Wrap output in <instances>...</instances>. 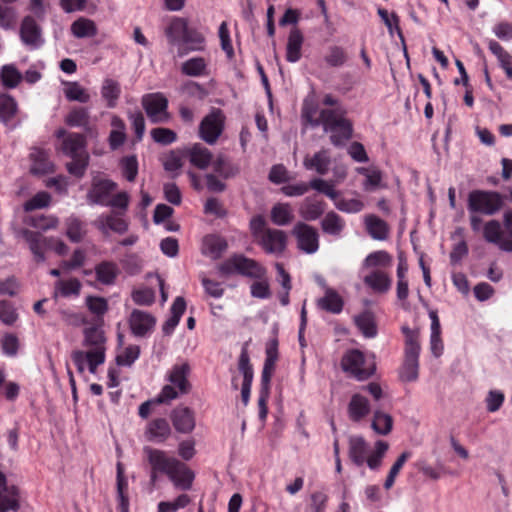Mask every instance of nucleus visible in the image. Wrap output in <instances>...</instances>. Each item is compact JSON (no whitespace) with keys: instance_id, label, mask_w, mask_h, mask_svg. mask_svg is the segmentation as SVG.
Masks as SVG:
<instances>
[{"instance_id":"39","label":"nucleus","mask_w":512,"mask_h":512,"mask_svg":"<svg viewBox=\"0 0 512 512\" xmlns=\"http://www.w3.org/2000/svg\"><path fill=\"white\" fill-rule=\"evenodd\" d=\"M429 316L431 319L430 350L435 357H440L444 350L440 321L435 311H431Z\"/></svg>"},{"instance_id":"2","label":"nucleus","mask_w":512,"mask_h":512,"mask_svg":"<svg viewBox=\"0 0 512 512\" xmlns=\"http://www.w3.org/2000/svg\"><path fill=\"white\" fill-rule=\"evenodd\" d=\"M81 345V349L72 351L71 359L80 374L86 370L95 374L106 360V337L103 329L98 325L85 327Z\"/></svg>"},{"instance_id":"62","label":"nucleus","mask_w":512,"mask_h":512,"mask_svg":"<svg viewBox=\"0 0 512 512\" xmlns=\"http://www.w3.org/2000/svg\"><path fill=\"white\" fill-rule=\"evenodd\" d=\"M150 135L154 142L161 145H169L177 140L176 133L168 128H154L150 131Z\"/></svg>"},{"instance_id":"38","label":"nucleus","mask_w":512,"mask_h":512,"mask_svg":"<svg viewBox=\"0 0 512 512\" xmlns=\"http://www.w3.org/2000/svg\"><path fill=\"white\" fill-rule=\"evenodd\" d=\"M364 223L368 234L375 240H385L389 234V227L387 223L375 215H367L364 218Z\"/></svg>"},{"instance_id":"21","label":"nucleus","mask_w":512,"mask_h":512,"mask_svg":"<svg viewBox=\"0 0 512 512\" xmlns=\"http://www.w3.org/2000/svg\"><path fill=\"white\" fill-rule=\"evenodd\" d=\"M170 435V425L164 418L151 420L147 423L144 431L145 439L153 443H163L170 437Z\"/></svg>"},{"instance_id":"64","label":"nucleus","mask_w":512,"mask_h":512,"mask_svg":"<svg viewBox=\"0 0 512 512\" xmlns=\"http://www.w3.org/2000/svg\"><path fill=\"white\" fill-rule=\"evenodd\" d=\"M1 78L5 87L14 88L19 84L22 76L13 65H5L1 71Z\"/></svg>"},{"instance_id":"22","label":"nucleus","mask_w":512,"mask_h":512,"mask_svg":"<svg viewBox=\"0 0 512 512\" xmlns=\"http://www.w3.org/2000/svg\"><path fill=\"white\" fill-rule=\"evenodd\" d=\"M23 237L28 243L35 261L44 262L46 260L45 251H48V237L43 236L39 232L27 229L23 231Z\"/></svg>"},{"instance_id":"61","label":"nucleus","mask_w":512,"mask_h":512,"mask_svg":"<svg viewBox=\"0 0 512 512\" xmlns=\"http://www.w3.org/2000/svg\"><path fill=\"white\" fill-rule=\"evenodd\" d=\"M140 355V348L137 345H130L123 349L116 357V362L120 366H131Z\"/></svg>"},{"instance_id":"40","label":"nucleus","mask_w":512,"mask_h":512,"mask_svg":"<svg viewBox=\"0 0 512 512\" xmlns=\"http://www.w3.org/2000/svg\"><path fill=\"white\" fill-rule=\"evenodd\" d=\"M186 153L190 163L199 169H206L212 161V153L201 144L193 145Z\"/></svg>"},{"instance_id":"58","label":"nucleus","mask_w":512,"mask_h":512,"mask_svg":"<svg viewBox=\"0 0 512 512\" xmlns=\"http://www.w3.org/2000/svg\"><path fill=\"white\" fill-rule=\"evenodd\" d=\"M378 15L388 28L390 35H393L394 32H397L400 39L404 41V37L399 27V17L395 13L389 14L388 11L383 8L378 9Z\"/></svg>"},{"instance_id":"15","label":"nucleus","mask_w":512,"mask_h":512,"mask_svg":"<svg viewBox=\"0 0 512 512\" xmlns=\"http://www.w3.org/2000/svg\"><path fill=\"white\" fill-rule=\"evenodd\" d=\"M20 39L31 50L39 49L44 44L42 29L32 16H25L20 25Z\"/></svg>"},{"instance_id":"12","label":"nucleus","mask_w":512,"mask_h":512,"mask_svg":"<svg viewBox=\"0 0 512 512\" xmlns=\"http://www.w3.org/2000/svg\"><path fill=\"white\" fill-rule=\"evenodd\" d=\"M117 187V183L111 179L94 177L86 195L87 202L90 205L107 206Z\"/></svg>"},{"instance_id":"19","label":"nucleus","mask_w":512,"mask_h":512,"mask_svg":"<svg viewBox=\"0 0 512 512\" xmlns=\"http://www.w3.org/2000/svg\"><path fill=\"white\" fill-rule=\"evenodd\" d=\"M19 508L18 488L8 486L5 476L0 473V512L17 511Z\"/></svg>"},{"instance_id":"30","label":"nucleus","mask_w":512,"mask_h":512,"mask_svg":"<svg viewBox=\"0 0 512 512\" xmlns=\"http://www.w3.org/2000/svg\"><path fill=\"white\" fill-rule=\"evenodd\" d=\"M182 74L189 77H205L209 75V62L201 56L191 57L181 64Z\"/></svg>"},{"instance_id":"20","label":"nucleus","mask_w":512,"mask_h":512,"mask_svg":"<svg viewBox=\"0 0 512 512\" xmlns=\"http://www.w3.org/2000/svg\"><path fill=\"white\" fill-rule=\"evenodd\" d=\"M178 50L179 56H184L190 52H202L206 48V38L202 32L196 28H188Z\"/></svg>"},{"instance_id":"10","label":"nucleus","mask_w":512,"mask_h":512,"mask_svg":"<svg viewBox=\"0 0 512 512\" xmlns=\"http://www.w3.org/2000/svg\"><path fill=\"white\" fill-rule=\"evenodd\" d=\"M141 104L147 117L153 124L168 123L171 115L168 112V100L161 93H150L142 97Z\"/></svg>"},{"instance_id":"44","label":"nucleus","mask_w":512,"mask_h":512,"mask_svg":"<svg viewBox=\"0 0 512 512\" xmlns=\"http://www.w3.org/2000/svg\"><path fill=\"white\" fill-rule=\"evenodd\" d=\"M121 94V87L118 81L112 78L103 80L101 86V96L106 101L107 107L114 108Z\"/></svg>"},{"instance_id":"17","label":"nucleus","mask_w":512,"mask_h":512,"mask_svg":"<svg viewBox=\"0 0 512 512\" xmlns=\"http://www.w3.org/2000/svg\"><path fill=\"white\" fill-rule=\"evenodd\" d=\"M170 418L175 430L182 434L191 433L196 426L195 413L186 406H178L173 409Z\"/></svg>"},{"instance_id":"27","label":"nucleus","mask_w":512,"mask_h":512,"mask_svg":"<svg viewBox=\"0 0 512 512\" xmlns=\"http://www.w3.org/2000/svg\"><path fill=\"white\" fill-rule=\"evenodd\" d=\"M94 271L96 280L106 286L115 284L120 274L118 265L113 261H101L95 266Z\"/></svg>"},{"instance_id":"60","label":"nucleus","mask_w":512,"mask_h":512,"mask_svg":"<svg viewBox=\"0 0 512 512\" xmlns=\"http://www.w3.org/2000/svg\"><path fill=\"white\" fill-rule=\"evenodd\" d=\"M324 60L331 67H340L345 64L347 56L342 47L333 45L329 47Z\"/></svg>"},{"instance_id":"1","label":"nucleus","mask_w":512,"mask_h":512,"mask_svg":"<svg viewBox=\"0 0 512 512\" xmlns=\"http://www.w3.org/2000/svg\"><path fill=\"white\" fill-rule=\"evenodd\" d=\"M302 119L311 126L322 125L326 133H331L330 141L335 146L344 144L352 136V125L345 118V111L336 107L318 111L313 98H306L301 110Z\"/></svg>"},{"instance_id":"57","label":"nucleus","mask_w":512,"mask_h":512,"mask_svg":"<svg viewBox=\"0 0 512 512\" xmlns=\"http://www.w3.org/2000/svg\"><path fill=\"white\" fill-rule=\"evenodd\" d=\"M65 122L71 127H86L89 122V113L85 108H75L68 113Z\"/></svg>"},{"instance_id":"55","label":"nucleus","mask_w":512,"mask_h":512,"mask_svg":"<svg viewBox=\"0 0 512 512\" xmlns=\"http://www.w3.org/2000/svg\"><path fill=\"white\" fill-rule=\"evenodd\" d=\"M311 189L316 190L319 193L324 194L330 198L333 202L338 198L339 191L335 189V182L324 180L322 178H314L309 182Z\"/></svg>"},{"instance_id":"25","label":"nucleus","mask_w":512,"mask_h":512,"mask_svg":"<svg viewBox=\"0 0 512 512\" xmlns=\"http://www.w3.org/2000/svg\"><path fill=\"white\" fill-rule=\"evenodd\" d=\"M227 248V241L219 235H206L202 240V254L213 260L219 259Z\"/></svg>"},{"instance_id":"59","label":"nucleus","mask_w":512,"mask_h":512,"mask_svg":"<svg viewBox=\"0 0 512 512\" xmlns=\"http://www.w3.org/2000/svg\"><path fill=\"white\" fill-rule=\"evenodd\" d=\"M51 196L45 191L38 192L31 199L26 201L23 208L26 212L46 208L50 205Z\"/></svg>"},{"instance_id":"43","label":"nucleus","mask_w":512,"mask_h":512,"mask_svg":"<svg viewBox=\"0 0 512 512\" xmlns=\"http://www.w3.org/2000/svg\"><path fill=\"white\" fill-rule=\"evenodd\" d=\"M277 361V348L276 346H270L266 349V359L264 362L262 375H261V386L267 393L270 386V381L275 370V364Z\"/></svg>"},{"instance_id":"31","label":"nucleus","mask_w":512,"mask_h":512,"mask_svg":"<svg viewBox=\"0 0 512 512\" xmlns=\"http://www.w3.org/2000/svg\"><path fill=\"white\" fill-rule=\"evenodd\" d=\"M364 283L374 292L384 294L390 290L392 279L382 270H373L364 277Z\"/></svg>"},{"instance_id":"9","label":"nucleus","mask_w":512,"mask_h":512,"mask_svg":"<svg viewBox=\"0 0 512 512\" xmlns=\"http://www.w3.org/2000/svg\"><path fill=\"white\" fill-rule=\"evenodd\" d=\"M501 205V197L496 192L475 190L468 197V210L470 213L493 215L501 208Z\"/></svg>"},{"instance_id":"28","label":"nucleus","mask_w":512,"mask_h":512,"mask_svg":"<svg viewBox=\"0 0 512 512\" xmlns=\"http://www.w3.org/2000/svg\"><path fill=\"white\" fill-rule=\"evenodd\" d=\"M321 229L325 234L340 238L346 228L345 220L334 211L327 212L322 218Z\"/></svg>"},{"instance_id":"16","label":"nucleus","mask_w":512,"mask_h":512,"mask_svg":"<svg viewBox=\"0 0 512 512\" xmlns=\"http://www.w3.org/2000/svg\"><path fill=\"white\" fill-rule=\"evenodd\" d=\"M128 322L132 334L136 337L150 334L156 325V319L152 314L138 309L131 312Z\"/></svg>"},{"instance_id":"5","label":"nucleus","mask_w":512,"mask_h":512,"mask_svg":"<svg viewBox=\"0 0 512 512\" xmlns=\"http://www.w3.org/2000/svg\"><path fill=\"white\" fill-rule=\"evenodd\" d=\"M402 332L405 337V359L399 375L402 381L414 382L419 374L420 334L417 329H410L407 326L402 327Z\"/></svg>"},{"instance_id":"54","label":"nucleus","mask_w":512,"mask_h":512,"mask_svg":"<svg viewBox=\"0 0 512 512\" xmlns=\"http://www.w3.org/2000/svg\"><path fill=\"white\" fill-rule=\"evenodd\" d=\"M392 263V256L384 251H375L367 255V257L364 259L363 266L366 268H372V267H382L387 268Z\"/></svg>"},{"instance_id":"24","label":"nucleus","mask_w":512,"mask_h":512,"mask_svg":"<svg viewBox=\"0 0 512 512\" xmlns=\"http://www.w3.org/2000/svg\"><path fill=\"white\" fill-rule=\"evenodd\" d=\"M95 225L105 235H107L109 231L123 234L128 230L127 221L113 213L100 215L95 221Z\"/></svg>"},{"instance_id":"41","label":"nucleus","mask_w":512,"mask_h":512,"mask_svg":"<svg viewBox=\"0 0 512 512\" xmlns=\"http://www.w3.org/2000/svg\"><path fill=\"white\" fill-rule=\"evenodd\" d=\"M356 171L357 173L365 176L363 188L366 191H374L376 189L386 187L382 182L383 175L379 169L374 167H358Z\"/></svg>"},{"instance_id":"50","label":"nucleus","mask_w":512,"mask_h":512,"mask_svg":"<svg viewBox=\"0 0 512 512\" xmlns=\"http://www.w3.org/2000/svg\"><path fill=\"white\" fill-rule=\"evenodd\" d=\"M355 324L362 334L367 338H373L377 334V327L374 317L370 312H364L355 317Z\"/></svg>"},{"instance_id":"47","label":"nucleus","mask_w":512,"mask_h":512,"mask_svg":"<svg viewBox=\"0 0 512 512\" xmlns=\"http://www.w3.org/2000/svg\"><path fill=\"white\" fill-rule=\"evenodd\" d=\"M271 220L275 225L285 226L293 220V211L288 203H277L271 209Z\"/></svg>"},{"instance_id":"18","label":"nucleus","mask_w":512,"mask_h":512,"mask_svg":"<svg viewBox=\"0 0 512 512\" xmlns=\"http://www.w3.org/2000/svg\"><path fill=\"white\" fill-rule=\"evenodd\" d=\"M260 243L263 249L270 254H281L287 245V235L278 229H266L261 234Z\"/></svg>"},{"instance_id":"4","label":"nucleus","mask_w":512,"mask_h":512,"mask_svg":"<svg viewBox=\"0 0 512 512\" xmlns=\"http://www.w3.org/2000/svg\"><path fill=\"white\" fill-rule=\"evenodd\" d=\"M368 443L362 436H350L348 440V455L350 460L358 467L365 463L371 470H378L382 460L389 449V444L383 440L375 443L373 452L368 455Z\"/></svg>"},{"instance_id":"36","label":"nucleus","mask_w":512,"mask_h":512,"mask_svg":"<svg viewBox=\"0 0 512 512\" xmlns=\"http://www.w3.org/2000/svg\"><path fill=\"white\" fill-rule=\"evenodd\" d=\"M303 35L297 28H293L288 36L286 46V60L291 63H295L301 58V48L303 45Z\"/></svg>"},{"instance_id":"3","label":"nucleus","mask_w":512,"mask_h":512,"mask_svg":"<svg viewBox=\"0 0 512 512\" xmlns=\"http://www.w3.org/2000/svg\"><path fill=\"white\" fill-rule=\"evenodd\" d=\"M191 372L190 365L187 362L176 363L166 373L165 379L168 384L164 385L157 395L155 402L159 404H168L182 395H186L191 390V383L188 379Z\"/></svg>"},{"instance_id":"42","label":"nucleus","mask_w":512,"mask_h":512,"mask_svg":"<svg viewBox=\"0 0 512 512\" xmlns=\"http://www.w3.org/2000/svg\"><path fill=\"white\" fill-rule=\"evenodd\" d=\"M82 284L77 278H69L67 280H58L54 285L53 297L56 299L61 297L78 296L81 291Z\"/></svg>"},{"instance_id":"32","label":"nucleus","mask_w":512,"mask_h":512,"mask_svg":"<svg viewBox=\"0 0 512 512\" xmlns=\"http://www.w3.org/2000/svg\"><path fill=\"white\" fill-rule=\"evenodd\" d=\"M85 137L79 133L68 134L62 142L61 150L69 157L87 154Z\"/></svg>"},{"instance_id":"53","label":"nucleus","mask_w":512,"mask_h":512,"mask_svg":"<svg viewBox=\"0 0 512 512\" xmlns=\"http://www.w3.org/2000/svg\"><path fill=\"white\" fill-rule=\"evenodd\" d=\"M17 112V103L11 96L0 94V121L4 124L15 116Z\"/></svg>"},{"instance_id":"49","label":"nucleus","mask_w":512,"mask_h":512,"mask_svg":"<svg viewBox=\"0 0 512 512\" xmlns=\"http://www.w3.org/2000/svg\"><path fill=\"white\" fill-rule=\"evenodd\" d=\"M64 95L69 101L87 103L90 100L89 92L78 82L65 83Z\"/></svg>"},{"instance_id":"6","label":"nucleus","mask_w":512,"mask_h":512,"mask_svg":"<svg viewBox=\"0 0 512 512\" xmlns=\"http://www.w3.org/2000/svg\"><path fill=\"white\" fill-rule=\"evenodd\" d=\"M218 271L222 276L240 274L256 279H262L266 274V269L262 265L243 255L231 256L218 266Z\"/></svg>"},{"instance_id":"48","label":"nucleus","mask_w":512,"mask_h":512,"mask_svg":"<svg viewBox=\"0 0 512 512\" xmlns=\"http://www.w3.org/2000/svg\"><path fill=\"white\" fill-rule=\"evenodd\" d=\"M33 159L32 172L36 174H45L53 170V165L49 161L48 153L45 150L35 148L31 152Z\"/></svg>"},{"instance_id":"23","label":"nucleus","mask_w":512,"mask_h":512,"mask_svg":"<svg viewBox=\"0 0 512 512\" xmlns=\"http://www.w3.org/2000/svg\"><path fill=\"white\" fill-rule=\"evenodd\" d=\"M167 476L177 489L189 490L192 487L194 473L178 459Z\"/></svg>"},{"instance_id":"51","label":"nucleus","mask_w":512,"mask_h":512,"mask_svg":"<svg viewBox=\"0 0 512 512\" xmlns=\"http://www.w3.org/2000/svg\"><path fill=\"white\" fill-rule=\"evenodd\" d=\"M334 206L341 212L354 214L361 212L365 205L360 198L346 199L339 193L338 198L334 201Z\"/></svg>"},{"instance_id":"35","label":"nucleus","mask_w":512,"mask_h":512,"mask_svg":"<svg viewBox=\"0 0 512 512\" xmlns=\"http://www.w3.org/2000/svg\"><path fill=\"white\" fill-rule=\"evenodd\" d=\"M324 211L325 203L312 197L305 198L299 207V214L306 221L317 220Z\"/></svg>"},{"instance_id":"33","label":"nucleus","mask_w":512,"mask_h":512,"mask_svg":"<svg viewBox=\"0 0 512 512\" xmlns=\"http://www.w3.org/2000/svg\"><path fill=\"white\" fill-rule=\"evenodd\" d=\"M317 306L332 314H339L343 310L344 301L336 290L326 287L324 296L317 300Z\"/></svg>"},{"instance_id":"14","label":"nucleus","mask_w":512,"mask_h":512,"mask_svg":"<svg viewBox=\"0 0 512 512\" xmlns=\"http://www.w3.org/2000/svg\"><path fill=\"white\" fill-rule=\"evenodd\" d=\"M224 116L220 110H213L201 121L199 134L208 144H214L222 133Z\"/></svg>"},{"instance_id":"46","label":"nucleus","mask_w":512,"mask_h":512,"mask_svg":"<svg viewBox=\"0 0 512 512\" xmlns=\"http://www.w3.org/2000/svg\"><path fill=\"white\" fill-rule=\"evenodd\" d=\"M393 427V419L390 414L376 410L373 415L371 428L379 435H388Z\"/></svg>"},{"instance_id":"8","label":"nucleus","mask_w":512,"mask_h":512,"mask_svg":"<svg viewBox=\"0 0 512 512\" xmlns=\"http://www.w3.org/2000/svg\"><path fill=\"white\" fill-rule=\"evenodd\" d=\"M341 367L351 376L359 381L368 379L375 371V363L372 359H367L365 355L357 349L347 351L342 360Z\"/></svg>"},{"instance_id":"37","label":"nucleus","mask_w":512,"mask_h":512,"mask_svg":"<svg viewBox=\"0 0 512 512\" xmlns=\"http://www.w3.org/2000/svg\"><path fill=\"white\" fill-rule=\"evenodd\" d=\"M189 28L188 21L182 17H174L165 29V35L170 44H179Z\"/></svg>"},{"instance_id":"45","label":"nucleus","mask_w":512,"mask_h":512,"mask_svg":"<svg viewBox=\"0 0 512 512\" xmlns=\"http://www.w3.org/2000/svg\"><path fill=\"white\" fill-rule=\"evenodd\" d=\"M71 32L76 38H88L97 34V27L93 20L80 17L72 23Z\"/></svg>"},{"instance_id":"11","label":"nucleus","mask_w":512,"mask_h":512,"mask_svg":"<svg viewBox=\"0 0 512 512\" xmlns=\"http://www.w3.org/2000/svg\"><path fill=\"white\" fill-rule=\"evenodd\" d=\"M143 452L146 455L147 461L151 467L150 480L152 483L157 481L158 474L168 475L173 466L177 464V459L174 457H169L163 450L147 446L144 447Z\"/></svg>"},{"instance_id":"63","label":"nucleus","mask_w":512,"mask_h":512,"mask_svg":"<svg viewBox=\"0 0 512 512\" xmlns=\"http://www.w3.org/2000/svg\"><path fill=\"white\" fill-rule=\"evenodd\" d=\"M120 165L124 177L129 182H133L138 174V161L136 156L131 155L122 158Z\"/></svg>"},{"instance_id":"7","label":"nucleus","mask_w":512,"mask_h":512,"mask_svg":"<svg viewBox=\"0 0 512 512\" xmlns=\"http://www.w3.org/2000/svg\"><path fill=\"white\" fill-rule=\"evenodd\" d=\"M504 226L497 220H490L483 226V237L488 243L495 244L505 252H512V212H506L503 216Z\"/></svg>"},{"instance_id":"56","label":"nucleus","mask_w":512,"mask_h":512,"mask_svg":"<svg viewBox=\"0 0 512 512\" xmlns=\"http://www.w3.org/2000/svg\"><path fill=\"white\" fill-rule=\"evenodd\" d=\"M191 499L187 494L179 495L174 501H161L157 505L158 512H176L185 508Z\"/></svg>"},{"instance_id":"29","label":"nucleus","mask_w":512,"mask_h":512,"mask_svg":"<svg viewBox=\"0 0 512 512\" xmlns=\"http://www.w3.org/2000/svg\"><path fill=\"white\" fill-rule=\"evenodd\" d=\"M348 416L353 422H359L370 413V404L366 397L361 394L352 395L348 408Z\"/></svg>"},{"instance_id":"13","label":"nucleus","mask_w":512,"mask_h":512,"mask_svg":"<svg viewBox=\"0 0 512 512\" xmlns=\"http://www.w3.org/2000/svg\"><path fill=\"white\" fill-rule=\"evenodd\" d=\"M292 235L296 238L297 247L301 251L313 254L319 249V234L314 227L298 222L292 229Z\"/></svg>"},{"instance_id":"52","label":"nucleus","mask_w":512,"mask_h":512,"mask_svg":"<svg viewBox=\"0 0 512 512\" xmlns=\"http://www.w3.org/2000/svg\"><path fill=\"white\" fill-rule=\"evenodd\" d=\"M26 223L35 229L46 232L56 229L59 225V219L53 215H39L30 217Z\"/></svg>"},{"instance_id":"26","label":"nucleus","mask_w":512,"mask_h":512,"mask_svg":"<svg viewBox=\"0 0 512 512\" xmlns=\"http://www.w3.org/2000/svg\"><path fill=\"white\" fill-rule=\"evenodd\" d=\"M331 164L329 150L321 149L313 156H306L303 160V166L307 170H314L320 175L327 174Z\"/></svg>"},{"instance_id":"34","label":"nucleus","mask_w":512,"mask_h":512,"mask_svg":"<svg viewBox=\"0 0 512 512\" xmlns=\"http://www.w3.org/2000/svg\"><path fill=\"white\" fill-rule=\"evenodd\" d=\"M487 45L491 53L497 58L498 64L504 70L506 77L512 80V55L493 39L487 40Z\"/></svg>"}]
</instances>
